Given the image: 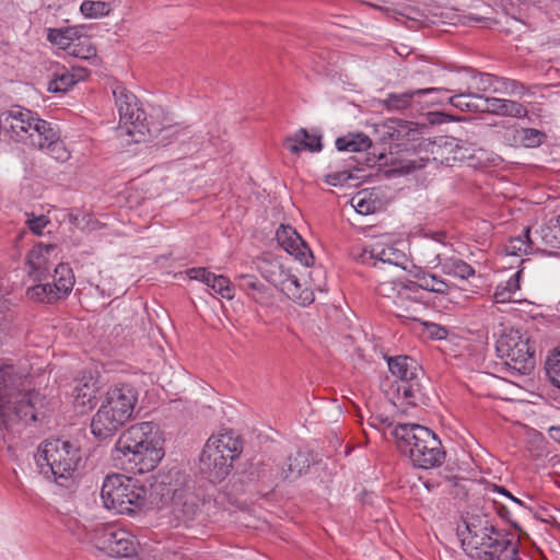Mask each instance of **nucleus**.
Masks as SVG:
<instances>
[{
	"instance_id": "1",
	"label": "nucleus",
	"mask_w": 560,
	"mask_h": 560,
	"mask_svg": "<svg viewBox=\"0 0 560 560\" xmlns=\"http://www.w3.org/2000/svg\"><path fill=\"white\" fill-rule=\"evenodd\" d=\"M162 434L156 423L145 421L130 425L117 440L114 458L132 474L153 470L163 458Z\"/></svg>"
},
{
	"instance_id": "2",
	"label": "nucleus",
	"mask_w": 560,
	"mask_h": 560,
	"mask_svg": "<svg viewBox=\"0 0 560 560\" xmlns=\"http://www.w3.org/2000/svg\"><path fill=\"white\" fill-rule=\"evenodd\" d=\"M138 402V390L130 384L110 386L91 421V432L100 441L110 439L128 422Z\"/></svg>"
},
{
	"instance_id": "3",
	"label": "nucleus",
	"mask_w": 560,
	"mask_h": 560,
	"mask_svg": "<svg viewBox=\"0 0 560 560\" xmlns=\"http://www.w3.org/2000/svg\"><path fill=\"white\" fill-rule=\"evenodd\" d=\"M31 385L28 376L16 372L13 365L0 366V418L7 427L28 418L36 420L38 393Z\"/></svg>"
},
{
	"instance_id": "4",
	"label": "nucleus",
	"mask_w": 560,
	"mask_h": 560,
	"mask_svg": "<svg viewBox=\"0 0 560 560\" xmlns=\"http://www.w3.org/2000/svg\"><path fill=\"white\" fill-rule=\"evenodd\" d=\"M392 434L400 453L408 456L415 467L430 469L443 464L445 452L430 429L416 423H398L393 427Z\"/></svg>"
},
{
	"instance_id": "5",
	"label": "nucleus",
	"mask_w": 560,
	"mask_h": 560,
	"mask_svg": "<svg viewBox=\"0 0 560 560\" xmlns=\"http://www.w3.org/2000/svg\"><path fill=\"white\" fill-rule=\"evenodd\" d=\"M42 471L50 475L54 481L65 488H71L78 476L81 452L69 441L47 439L43 441L35 455Z\"/></svg>"
},
{
	"instance_id": "6",
	"label": "nucleus",
	"mask_w": 560,
	"mask_h": 560,
	"mask_svg": "<svg viewBox=\"0 0 560 560\" xmlns=\"http://www.w3.org/2000/svg\"><path fill=\"white\" fill-rule=\"evenodd\" d=\"M242 450V440L232 430L212 434L199 456L200 474L212 483L221 482L230 475Z\"/></svg>"
},
{
	"instance_id": "7",
	"label": "nucleus",
	"mask_w": 560,
	"mask_h": 560,
	"mask_svg": "<svg viewBox=\"0 0 560 560\" xmlns=\"http://www.w3.org/2000/svg\"><path fill=\"white\" fill-rule=\"evenodd\" d=\"M156 490L163 498L166 497L172 500L174 517L186 527L200 517L201 506L207 504V501L195 491L194 483L187 480L186 475L177 469L163 475Z\"/></svg>"
},
{
	"instance_id": "8",
	"label": "nucleus",
	"mask_w": 560,
	"mask_h": 560,
	"mask_svg": "<svg viewBox=\"0 0 560 560\" xmlns=\"http://www.w3.org/2000/svg\"><path fill=\"white\" fill-rule=\"evenodd\" d=\"M101 499L107 510L130 515L144 506L147 490L137 480L115 474L104 479Z\"/></svg>"
},
{
	"instance_id": "9",
	"label": "nucleus",
	"mask_w": 560,
	"mask_h": 560,
	"mask_svg": "<svg viewBox=\"0 0 560 560\" xmlns=\"http://www.w3.org/2000/svg\"><path fill=\"white\" fill-rule=\"evenodd\" d=\"M115 103L119 113L118 136L127 138L128 143L145 142L152 130L147 122L144 110L139 106L135 94L125 86L117 85L113 90Z\"/></svg>"
},
{
	"instance_id": "10",
	"label": "nucleus",
	"mask_w": 560,
	"mask_h": 560,
	"mask_svg": "<svg viewBox=\"0 0 560 560\" xmlns=\"http://www.w3.org/2000/svg\"><path fill=\"white\" fill-rule=\"evenodd\" d=\"M469 538L463 539V545L474 547L476 557L480 560H522L518 558V540L514 535L498 530L494 526H485L483 534L478 540V534L474 533L467 524Z\"/></svg>"
},
{
	"instance_id": "11",
	"label": "nucleus",
	"mask_w": 560,
	"mask_h": 560,
	"mask_svg": "<svg viewBox=\"0 0 560 560\" xmlns=\"http://www.w3.org/2000/svg\"><path fill=\"white\" fill-rule=\"evenodd\" d=\"M387 364L390 373L399 380L398 396L411 406L421 402L424 396L421 385L423 370L418 362L408 355H396L387 358Z\"/></svg>"
},
{
	"instance_id": "12",
	"label": "nucleus",
	"mask_w": 560,
	"mask_h": 560,
	"mask_svg": "<svg viewBox=\"0 0 560 560\" xmlns=\"http://www.w3.org/2000/svg\"><path fill=\"white\" fill-rule=\"evenodd\" d=\"M529 339L518 329H510L497 341V353L504 364L517 374H528L535 366L534 351Z\"/></svg>"
},
{
	"instance_id": "13",
	"label": "nucleus",
	"mask_w": 560,
	"mask_h": 560,
	"mask_svg": "<svg viewBox=\"0 0 560 560\" xmlns=\"http://www.w3.org/2000/svg\"><path fill=\"white\" fill-rule=\"evenodd\" d=\"M95 546L110 557L128 558L137 553L139 542L129 530L114 524H102L94 529Z\"/></svg>"
},
{
	"instance_id": "14",
	"label": "nucleus",
	"mask_w": 560,
	"mask_h": 560,
	"mask_svg": "<svg viewBox=\"0 0 560 560\" xmlns=\"http://www.w3.org/2000/svg\"><path fill=\"white\" fill-rule=\"evenodd\" d=\"M262 276L290 300L301 305H308L314 301V293L308 288H304V296L296 294L295 283L298 277L283 270L282 266L278 262L269 264L268 269L262 270Z\"/></svg>"
},
{
	"instance_id": "15",
	"label": "nucleus",
	"mask_w": 560,
	"mask_h": 560,
	"mask_svg": "<svg viewBox=\"0 0 560 560\" xmlns=\"http://www.w3.org/2000/svg\"><path fill=\"white\" fill-rule=\"evenodd\" d=\"M276 236L280 246L303 266L308 267L313 264L314 256L311 249L293 228L281 225L277 230Z\"/></svg>"
},
{
	"instance_id": "16",
	"label": "nucleus",
	"mask_w": 560,
	"mask_h": 560,
	"mask_svg": "<svg viewBox=\"0 0 560 560\" xmlns=\"http://www.w3.org/2000/svg\"><path fill=\"white\" fill-rule=\"evenodd\" d=\"M57 259V246L52 244H37L27 255V265L31 276L38 281L46 280L50 275L51 260Z\"/></svg>"
},
{
	"instance_id": "17",
	"label": "nucleus",
	"mask_w": 560,
	"mask_h": 560,
	"mask_svg": "<svg viewBox=\"0 0 560 560\" xmlns=\"http://www.w3.org/2000/svg\"><path fill=\"white\" fill-rule=\"evenodd\" d=\"M42 136L37 133L34 136L35 145L33 148H37L38 150H47L48 153L56 160L65 161L68 159L69 154L65 148L62 141H60V137L57 130L51 126V124H43L42 125Z\"/></svg>"
},
{
	"instance_id": "18",
	"label": "nucleus",
	"mask_w": 560,
	"mask_h": 560,
	"mask_svg": "<svg viewBox=\"0 0 560 560\" xmlns=\"http://www.w3.org/2000/svg\"><path fill=\"white\" fill-rule=\"evenodd\" d=\"M42 136L37 133L34 136L35 145L33 148H37L38 150H47L48 153L56 160L65 161L68 159L69 154L65 148L62 141H60V137L57 130L51 126V124H43L42 125Z\"/></svg>"
},
{
	"instance_id": "19",
	"label": "nucleus",
	"mask_w": 560,
	"mask_h": 560,
	"mask_svg": "<svg viewBox=\"0 0 560 560\" xmlns=\"http://www.w3.org/2000/svg\"><path fill=\"white\" fill-rule=\"evenodd\" d=\"M447 92L441 88L417 89L402 93H389L384 100V106L390 112H404L408 109L415 97H421L430 94H441Z\"/></svg>"
},
{
	"instance_id": "20",
	"label": "nucleus",
	"mask_w": 560,
	"mask_h": 560,
	"mask_svg": "<svg viewBox=\"0 0 560 560\" xmlns=\"http://www.w3.org/2000/svg\"><path fill=\"white\" fill-rule=\"evenodd\" d=\"M378 295L392 300L393 304L401 305L406 299H409V293H417L416 282L404 283L401 281L386 280L382 281L376 287Z\"/></svg>"
},
{
	"instance_id": "21",
	"label": "nucleus",
	"mask_w": 560,
	"mask_h": 560,
	"mask_svg": "<svg viewBox=\"0 0 560 560\" xmlns=\"http://www.w3.org/2000/svg\"><path fill=\"white\" fill-rule=\"evenodd\" d=\"M483 113L516 118H521L527 115L526 108L518 102L486 96L483 104Z\"/></svg>"
},
{
	"instance_id": "22",
	"label": "nucleus",
	"mask_w": 560,
	"mask_h": 560,
	"mask_svg": "<svg viewBox=\"0 0 560 560\" xmlns=\"http://www.w3.org/2000/svg\"><path fill=\"white\" fill-rule=\"evenodd\" d=\"M284 147L294 154L303 150L318 152L323 148L320 137L308 133L306 129H300L293 136L285 138Z\"/></svg>"
},
{
	"instance_id": "23",
	"label": "nucleus",
	"mask_w": 560,
	"mask_h": 560,
	"mask_svg": "<svg viewBox=\"0 0 560 560\" xmlns=\"http://www.w3.org/2000/svg\"><path fill=\"white\" fill-rule=\"evenodd\" d=\"M445 90L447 91V89ZM451 92L455 93L447 98L452 106L463 112L483 113L485 96L482 94L471 92L470 90H458L457 93L456 90H448L447 93Z\"/></svg>"
},
{
	"instance_id": "24",
	"label": "nucleus",
	"mask_w": 560,
	"mask_h": 560,
	"mask_svg": "<svg viewBox=\"0 0 560 560\" xmlns=\"http://www.w3.org/2000/svg\"><path fill=\"white\" fill-rule=\"evenodd\" d=\"M98 389V382L92 375L81 377L77 381L73 389L75 404L83 408H92L94 406Z\"/></svg>"
},
{
	"instance_id": "25",
	"label": "nucleus",
	"mask_w": 560,
	"mask_h": 560,
	"mask_svg": "<svg viewBox=\"0 0 560 560\" xmlns=\"http://www.w3.org/2000/svg\"><path fill=\"white\" fill-rule=\"evenodd\" d=\"M463 141L453 137H440L432 143L431 153L434 160L440 159L441 162L457 160V150L462 149Z\"/></svg>"
},
{
	"instance_id": "26",
	"label": "nucleus",
	"mask_w": 560,
	"mask_h": 560,
	"mask_svg": "<svg viewBox=\"0 0 560 560\" xmlns=\"http://www.w3.org/2000/svg\"><path fill=\"white\" fill-rule=\"evenodd\" d=\"M54 283H51L58 299L68 295L74 284V277L67 264H58L54 269Z\"/></svg>"
},
{
	"instance_id": "27",
	"label": "nucleus",
	"mask_w": 560,
	"mask_h": 560,
	"mask_svg": "<svg viewBox=\"0 0 560 560\" xmlns=\"http://www.w3.org/2000/svg\"><path fill=\"white\" fill-rule=\"evenodd\" d=\"M310 466V454L299 451L295 455L288 457L285 465L282 467V475L285 479H296L304 474Z\"/></svg>"
},
{
	"instance_id": "28",
	"label": "nucleus",
	"mask_w": 560,
	"mask_h": 560,
	"mask_svg": "<svg viewBox=\"0 0 560 560\" xmlns=\"http://www.w3.org/2000/svg\"><path fill=\"white\" fill-rule=\"evenodd\" d=\"M364 254H369L371 259L395 266H398L405 257L402 252L383 243L372 245L369 250H364Z\"/></svg>"
},
{
	"instance_id": "29",
	"label": "nucleus",
	"mask_w": 560,
	"mask_h": 560,
	"mask_svg": "<svg viewBox=\"0 0 560 560\" xmlns=\"http://www.w3.org/2000/svg\"><path fill=\"white\" fill-rule=\"evenodd\" d=\"M372 144L371 139L362 133H349L336 140V148L339 151L360 152L368 150Z\"/></svg>"
},
{
	"instance_id": "30",
	"label": "nucleus",
	"mask_w": 560,
	"mask_h": 560,
	"mask_svg": "<svg viewBox=\"0 0 560 560\" xmlns=\"http://www.w3.org/2000/svg\"><path fill=\"white\" fill-rule=\"evenodd\" d=\"M488 498L491 500L492 506L495 509L498 515L505 522L510 523L513 527L518 528V525L514 520L522 513V511L518 510V505H515L513 502H509L500 495L494 497L491 494Z\"/></svg>"
},
{
	"instance_id": "31",
	"label": "nucleus",
	"mask_w": 560,
	"mask_h": 560,
	"mask_svg": "<svg viewBox=\"0 0 560 560\" xmlns=\"http://www.w3.org/2000/svg\"><path fill=\"white\" fill-rule=\"evenodd\" d=\"M444 273L457 277L459 279H468L475 275L474 268L457 257H447L441 261Z\"/></svg>"
},
{
	"instance_id": "32",
	"label": "nucleus",
	"mask_w": 560,
	"mask_h": 560,
	"mask_svg": "<svg viewBox=\"0 0 560 560\" xmlns=\"http://www.w3.org/2000/svg\"><path fill=\"white\" fill-rule=\"evenodd\" d=\"M77 31L68 27V28H49L47 38L48 40L57 45L59 48L65 49L69 52V50L73 47Z\"/></svg>"
},
{
	"instance_id": "33",
	"label": "nucleus",
	"mask_w": 560,
	"mask_h": 560,
	"mask_svg": "<svg viewBox=\"0 0 560 560\" xmlns=\"http://www.w3.org/2000/svg\"><path fill=\"white\" fill-rule=\"evenodd\" d=\"M529 228L525 229L518 236L511 237L505 246V252L511 256H521L528 254L533 249V243L529 237Z\"/></svg>"
},
{
	"instance_id": "34",
	"label": "nucleus",
	"mask_w": 560,
	"mask_h": 560,
	"mask_svg": "<svg viewBox=\"0 0 560 560\" xmlns=\"http://www.w3.org/2000/svg\"><path fill=\"white\" fill-rule=\"evenodd\" d=\"M74 84V77L70 73V70L62 68L54 73V78L48 84V91L52 93L67 92Z\"/></svg>"
},
{
	"instance_id": "35",
	"label": "nucleus",
	"mask_w": 560,
	"mask_h": 560,
	"mask_svg": "<svg viewBox=\"0 0 560 560\" xmlns=\"http://www.w3.org/2000/svg\"><path fill=\"white\" fill-rule=\"evenodd\" d=\"M470 80L471 82L468 84L467 90L481 94L490 90L493 91L497 78L488 73H475L470 71Z\"/></svg>"
},
{
	"instance_id": "36",
	"label": "nucleus",
	"mask_w": 560,
	"mask_h": 560,
	"mask_svg": "<svg viewBox=\"0 0 560 560\" xmlns=\"http://www.w3.org/2000/svg\"><path fill=\"white\" fill-rule=\"evenodd\" d=\"M27 296L36 302L51 303L59 300L51 283H40L30 288L26 292Z\"/></svg>"
},
{
	"instance_id": "37",
	"label": "nucleus",
	"mask_w": 560,
	"mask_h": 560,
	"mask_svg": "<svg viewBox=\"0 0 560 560\" xmlns=\"http://www.w3.org/2000/svg\"><path fill=\"white\" fill-rule=\"evenodd\" d=\"M80 11L88 19H98L110 12V4L105 1H83Z\"/></svg>"
},
{
	"instance_id": "38",
	"label": "nucleus",
	"mask_w": 560,
	"mask_h": 560,
	"mask_svg": "<svg viewBox=\"0 0 560 560\" xmlns=\"http://www.w3.org/2000/svg\"><path fill=\"white\" fill-rule=\"evenodd\" d=\"M411 294L412 293H409V299H406L404 302H401V305L394 304L396 307L395 315L401 318L418 320L421 305L419 302L411 299Z\"/></svg>"
},
{
	"instance_id": "39",
	"label": "nucleus",
	"mask_w": 560,
	"mask_h": 560,
	"mask_svg": "<svg viewBox=\"0 0 560 560\" xmlns=\"http://www.w3.org/2000/svg\"><path fill=\"white\" fill-rule=\"evenodd\" d=\"M544 242L551 247H560V222L559 215L551 219L541 228Z\"/></svg>"
},
{
	"instance_id": "40",
	"label": "nucleus",
	"mask_w": 560,
	"mask_h": 560,
	"mask_svg": "<svg viewBox=\"0 0 560 560\" xmlns=\"http://www.w3.org/2000/svg\"><path fill=\"white\" fill-rule=\"evenodd\" d=\"M416 285L417 291L423 289L435 293H446L448 290V284L434 275H423L419 278V282H416Z\"/></svg>"
},
{
	"instance_id": "41",
	"label": "nucleus",
	"mask_w": 560,
	"mask_h": 560,
	"mask_svg": "<svg viewBox=\"0 0 560 560\" xmlns=\"http://www.w3.org/2000/svg\"><path fill=\"white\" fill-rule=\"evenodd\" d=\"M546 372L550 382L560 388V348L548 357L546 361Z\"/></svg>"
},
{
	"instance_id": "42",
	"label": "nucleus",
	"mask_w": 560,
	"mask_h": 560,
	"mask_svg": "<svg viewBox=\"0 0 560 560\" xmlns=\"http://www.w3.org/2000/svg\"><path fill=\"white\" fill-rule=\"evenodd\" d=\"M518 137L525 147L535 148L544 142L546 135L534 128H523L518 131Z\"/></svg>"
},
{
	"instance_id": "43",
	"label": "nucleus",
	"mask_w": 560,
	"mask_h": 560,
	"mask_svg": "<svg viewBox=\"0 0 560 560\" xmlns=\"http://www.w3.org/2000/svg\"><path fill=\"white\" fill-rule=\"evenodd\" d=\"M524 91V86L515 81L510 79H500L497 78L495 85L493 88L494 93H503V94H521Z\"/></svg>"
},
{
	"instance_id": "44",
	"label": "nucleus",
	"mask_w": 560,
	"mask_h": 560,
	"mask_svg": "<svg viewBox=\"0 0 560 560\" xmlns=\"http://www.w3.org/2000/svg\"><path fill=\"white\" fill-rule=\"evenodd\" d=\"M152 135L151 136H148L147 140L150 139V138H156L159 139V142L161 143H168L171 142V140L173 138H176L179 132H180V128L177 126V125H170V126H166V127H163L161 129H152Z\"/></svg>"
},
{
	"instance_id": "45",
	"label": "nucleus",
	"mask_w": 560,
	"mask_h": 560,
	"mask_svg": "<svg viewBox=\"0 0 560 560\" xmlns=\"http://www.w3.org/2000/svg\"><path fill=\"white\" fill-rule=\"evenodd\" d=\"M78 43H73V47L69 50V54L81 58L89 59L96 55V49L89 43L86 38L83 42L77 38Z\"/></svg>"
},
{
	"instance_id": "46",
	"label": "nucleus",
	"mask_w": 560,
	"mask_h": 560,
	"mask_svg": "<svg viewBox=\"0 0 560 560\" xmlns=\"http://www.w3.org/2000/svg\"><path fill=\"white\" fill-rule=\"evenodd\" d=\"M212 291L220 294L223 299L232 300L234 298V287L229 278L219 275L213 283Z\"/></svg>"
},
{
	"instance_id": "47",
	"label": "nucleus",
	"mask_w": 560,
	"mask_h": 560,
	"mask_svg": "<svg viewBox=\"0 0 560 560\" xmlns=\"http://www.w3.org/2000/svg\"><path fill=\"white\" fill-rule=\"evenodd\" d=\"M186 273L189 277V279L199 280V281L203 282L211 290H212L213 283L217 280V277H218L217 275L208 271L203 267L190 268L186 271Z\"/></svg>"
},
{
	"instance_id": "48",
	"label": "nucleus",
	"mask_w": 560,
	"mask_h": 560,
	"mask_svg": "<svg viewBox=\"0 0 560 560\" xmlns=\"http://www.w3.org/2000/svg\"><path fill=\"white\" fill-rule=\"evenodd\" d=\"M491 494H498L502 497L503 499L508 500L509 502L515 503V505H518L520 511H524L526 509L523 501L515 498L510 491H508L504 487L491 485L487 488V495L490 497Z\"/></svg>"
},
{
	"instance_id": "49",
	"label": "nucleus",
	"mask_w": 560,
	"mask_h": 560,
	"mask_svg": "<svg viewBox=\"0 0 560 560\" xmlns=\"http://www.w3.org/2000/svg\"><path fill=\"white\" fill-rule=\"evenodd\" d=\"M351 203L355 211L360 214H370L375 210V202L372 200L365 199V196L362 192L357 194L352 199Z\"/></svg>"
},
{
	"instance_id": "50",
	"label": "nucleus",
	"mask_w": 560,
	"mask_h": 560,
	"mask_svg": "<svg viewBox=\"0 0 560 560\" xmlns=\"http://www.w3.org/2000/svg\"><path fill=\"white\" fill-rule=\"evenodd\" d=\"M237 279L240 289L246 292L247 295L256 289H261V282H259L254 276L241 275Z\"/></svg>"
},
{
	"instance_id": "51",
	"label": "nucleus",
	"mask_w": 560,
	"mask_h": 560,
	"mask_svg": "<svg viewBox=\"0 0 560 560\" xmlns=\"http://www.w3.org/2000/svg\"><path fill=\"white\" fill-rule=\"evenodd\" d=\"M48 220L44 215L27 214L26 224L28 229L36 235H42L44 228L47 225Z\"/></svg>"
},
{
	"instance_id": "52",
	"label": "nucleus",
	"mask_w": 560,
	"mask_h": 560,
	"mask_svg": "<svg viewBox=\"0 0 560 560\" xmlns=\"http://www.w3.org/2000/svg\"><path fill=\"white\" fill-rule=\"evenodd\" d=\"M350 178H352L351 174L348 171L342 172H334L326 176V183L331 186H342Z\"/></svg>"
},
{
	"instance_id": "53",
	"label": "nucleus",
	"mask_w": 560,
	"mask_h": 560,
	"mask_svg": "<svg viewBox=\"0 0 560 560\" xmlns=\"http://www.w3.org/2000/svg\"><path fill=\"white\" fill-rule=\"evenodd\" d=\"M523 270L516 271L506 282L503 283V288L510 293L514 294L517 290H520V279Z\"/></svg>"
},
{
	"instance_id": "54",
	"label": "nucleus",
	"mask_w": 560,
	"mask_h": 560,
	"mask_svg": "<svg viewBox=\"0 0 560 560\" xmlns=\"http://www.w3.org/2000/svg\"><path fill=\"white\" fill-rule=\"evenodd\" d=\"M513 294L503 288V283H500L494 292V299L497 303H505L511 301Z\"/></svg>"
},
{
	"instance_id": "55",
	"label": "nucleus",
	"mask_w": 560,
	"mask_h": 560,
	"mask_svg": "<svg viewBox=\"0 0 560 560\" xmlns=\"http://www.w3.org/2000/svg\"><path fill=\"white\" fill-rule=\"evenodd\" d=\"M248 296H250L255 302H258V303H265L269 299L267 289L262 283H261L260 290L256 289L255 291L250 292V294Z\"/></svg>"
},
{
	"instance_id": "56",
	"label": "nucleus",
	"mask_w": 560,
	"mask_h": 560,
	"mask_svg": "<svg viewBox=\"0 0 560 560\" xmlns=\"http://www.w3.org/2000/svg\"><path fill=\"white\" fill-rule=\"evenodd\" d=\"M70 73L74 77L75 83L84 80L88 77V70L82 67H72Z\"/></svg>"
},
{
	"instance_id": "57",
	"label": "nucleus",
	"mask_w": 560,
	"mask_h": 560,
	"mask_svg": "<svg viewBox=\"0 0 560 560\" xmlns=\"http://www.w3.org/2000/svg\"><path fill=\"white\" fill-rule=\"evenodd\" d=\"M156 560H185V559H184V556L179 552H166V553H163Z\"/></svg>"
},
{
	"instance_id": "58",
	"label": "nucleus",
	"mask_w": 560,
	"mask_h": 560,
	"mask_svg": "<svg viewBox=\"0 0 560 560\" xmlns=\"http://www.w3.org/2000/svg\"><path fill=\"white\" fill-rule=\"evenodd\" d=\"M432 331H431V335H433L435 338L438 339H442L445 337L446 335V330L438 325H432Z\"/></svg>"
},
{
	"instance_id": "59",
	"label": "nucleus",
	"mask_w": 560,
	"mask_h": 560,
	"mask_svg": "<svg viewBox=\"0 0 560 560\" xmlns=\"http://www.w3.org/2000/svg\"><path fill=\"white\" fill-rule=\"evenodd\" d=\"M295 291L296 294H301L302 296H304V289H302V284L300 283L299 279L296 280L295 283Z\"/></svg>"
},
{
	"instance_id": "60",
	"label": "nucleus",
	"mask_w": 560,
	"mask_h": 560,
	"mask_svg": "<svg viewBox=\"0 0 560 560\" xmlns=\"http://www.w3.org/2000/svg\"><path fill=\"white\" fill-rule=\"evenodd\" d=\"M3 308H8V300L0 296V311Z\"/></svg>"
},
{
	"instance_id": "61",
	"label": "nucleus",
	"mask_w": 560,
	"mask_h": 560,
	"mask_svg": "<svg viewBox=\"0 0 560 560\" xmlns=\"http://www.w3.org/2000/svg\"><path fill=\"white\" fill-rule=\"evenodd\" d=\"M551 436L556 438L553 433H560V428L552 427L550 428Z\"/></svg>"
},
{
	"instance_id": "62",
	"label": "nucleus",
	"mask_w": 560,
	"mask_h": 560,
	"mask_svg": "<svg viewBox=\"0 0 560 560\" xmlns=\"http://www.w3.org/2000/svg\"><path fill=\"white\" fill-rule=\"evenodd\" d=\"M383 423H386L387 424V428H392L393 427V423L392 422H388V419H383L382 420Z\"/></svg>"
},
{
	"instance_id": "63",
	"label": "nucleus",
	"mask_w": 560,
	"mask_h": 560,
	"mask_svg": "<svg viewBox=\"0 0 560 560\" xmlns=\"http://www.w3.org/2000/svg\"><path fill=\"white\" fill-rule=\"evenodd\" d=\"M424 486L427 487L428 490H431V488L433 487L429 481L425 482Z\"/></svg>"
},
{
	"instance_id": "64",
	"label": "nucleus",
	"mask_w": 560,
	"mask_h": 560,
	"mask_svg": "<svg viewBox=\"0 0 560 560\" xmlns=\"http://www.w3.org/2000/svg\"><path fill=\"white\" fill-rule=\"evenodd\" d=\"M559 222H560V214H559Z\"/></svg>"
}]
</instances>
